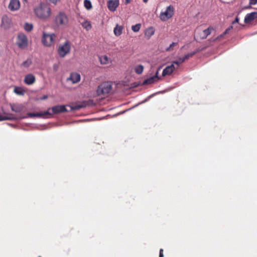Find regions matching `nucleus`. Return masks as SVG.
Masks as SVG:
<instances>
[{
  "instance_id": "e433bc0d",
  "label": "nucleus",
  "mask_w": 257,
  "mask_h": 257,
  "mask_svg": "<svg viewBox=\"0 0 257 257\" xmlns=\"http://www.w3.org/2000/svg\"><path fill=\"white\" fill-rule=\"evenodd\" d=\"M238 22H239V18L238 17H236V18L235 19V20L233 22H232V24H234L236 23H238Z\"/></svg>"
},
{
  "instance_id": "aec40b11",
  "label": "nucleus",
  "mask_w": 257,
  "mask_h": 257,
  "mask_svg": "<svg viewBox=\"0 0 257 257\" xmlns=\"http://www.w3.org/2000/svg\"><path fill=\"white\" fill-rule=\"evenodd\" d=\"M144 69V67L141 64L138 65L136 66L135 67V69H134L135 72L137 74H139V75L141 74L143 72Z\"/></svg>"
},
{
  "instance_id": "c9c22d12",
  "label": "nucleus",
  "mask_w": 257,
  "mask_h": 257,
  "mask_svg": "<svg viewBox=\"0 0 257 257\" xmlns=\"http://www.w3.org/2000/svg\"><path fill=\"white\" fill-rule=\"evenodd\" d=\"M159 257H164L163 249L162 248L160 249Z\"/></svg>"
},
{
  "instance_id": "9b49d317",
  "label": "nucleus",
  "mask_w": 257,
  "mask_h": 257,
  "mask_svg": "<svg viewBox=\"0 0 257 257\" xmlns=\"http://www.w3.org/2000/svg\"><path fill=\"white\" fill-rule=\"evenodd\" d=\"M118 5V0H109L107 2L108 8L111 12L115 11Z\"/></svg>"
},
{
  "instance_id": "f3484780",
  "label": "nucleus",
  "mask_w": 257,
  "mask_h": 257,
  "mask_svg": "<svg viewBox=\"0 0 257 257\" xmlns=\"http://www.w3.org/2000/svg\"><path fill=\"white\" fill-rule=\"evenodd\" d=\"M11 109L16 112H21L23 110L24 107L23 105L19 104H14L11 105Z\"/></svg>"
},
{
  "instance_id": "f257e3e1",
  "label": "nucleus",
  "mask_w": 257,
  "mask_h": 257,
  "mask_svg": "<svg viewBox=\"0 0 257 257\" xmlns=\"http://www.w3.org/2000/svg\"><path fill=\"white\" fill-rule=\"evenodd\" d=\"M67 109L64 105H56L52 108H49L47 111L43 112L29 113V117H46L47 115L57 114L67 111Z\"/></svg>"
},
{
  "instance_id": "f704fd0d",
  "label": "nucleus",
  "mask_w": 257,
  "mask_h": 257,
  "mask_svg": "<svg viewBox=\"0 0 257 257\" xmlns=\"http://www.w3.org/2000/svg\"><path fill=\"white\" fill-rule=\"evenodd\" d=\"M257 4V0H249V5H254Z\"/></svg>"
},
{
  "instance_id": "20e7f679",
  "label": "nucleus",
  "mask_w": 257,
  "mask_h": 257,
  "mask_svg": "<svg viewBox=\"0 0 257 257\" xmlns=\"http://www.w3.org/2000/svg\"><path fill=\"white\" fill-rule=\"evenodd\" d=\"M56 37V35L53 33L48 34L43 32L41 40L42 43L44 46L50 47L55 43Z\"/></svg>"
},
{
  "instance_id": "5701e85b",
  "label": "nucleus",
  "mask_w": 257,
  "mask_h": 257,
  "mask_svg": "<svg viewBox=\"0 0 257 257\" xmlns=\"http://www.w3.org/2000/svg\"><path fill=\"white\" fill-rule=\"evenodd\" d=\"M108 58L106 55L101 56L99 57V61L101 64H106L108 63Z\"/></svg>"
},
{
  "instance_id": "2f4dec72",
  "label": "nucleus",
  "mask_w": 257,
  "mask_h": 257,
  "mask_svg": "<svg viewBox=\"0 0 257 257\" xmlns=\"http://www.w3.org/2000/svg\"><path fill=\"white\" fill-rule=\"evenodd\" d=\"M13 118L11 116H4L0 115V121L5 120H11Z\"/></svg>"
},
{
  "instance_id": "4be33fe9",
  "label": "nucleus",
  "mask_w": 257,
  "mask_h": 257,
  "mask_svg": "<svg viewBox=\"0 0 257 257\" xmlns=\"http://www.w3.org/2000/svg\"><path fill=\"white\" fill-rule=\"evenodd\" d=\"M14 92L18 95H23L25 93V90L20 87H15L14 90Z\"/></svg>"
},
{
  "instance_id": "c756f323",
  "label": "nucleus",
  "mask_w": 257,
  "mask_h": 257,
  "mask_svg": "<svg viewBox=\"0 0 257 257\" xmlns=\"http://www.w3.org/2000/svg\"><path fill=\"white\" fill-rule=\"evenodd\" d=\"M232 26H230L229 27V28H228L224 32L220 35V36H218L217 38H216V40H219L220 39H221V38H222L223 36H224L225 35L228 34L229 33V32L232 29Z\"/></svg>"
},
{
  "instance_id": "0eeeda50",
  "label": "nucleus",
  "mask_w": 257,
  "mask_h": 257,
  "mask_svg": "<svg viewBox=\"0 0 257 257\" xmlns=\"http://www.w3.org/2000/svg\"><path fill=\"white\" fill-rule=\"evenodd\" d=\"M71 45L68 41H66L64 44L60 45L58 49V53L61 57H64L70 51Z\"/></svg>"
},
{
  "instance_id": "a19ab883",
  "label": "nucleus",
  "mask_w": 257,
  "mask_h": 257,
  "mask_svg": "<svg viewBox=\"0 0 257 257\" xmlns=\"http://www.w3.org/2000/svg\"><path fill=\"white\" fill-rule=\"evenodd\" d=\"M149 0H143V2L145 3H147Z\"/></svg>"
},
{
  "instance_id": "37998d69",
  "label": "nucleus",
  "mask_w": 257,
  "mask_h": 257,
  "mask_svg": "<svg viewBox=\"0 0 257 257\" xmlns=\"http://www.w3.org/2000/svg\"><path fill=\"white\" fill-rule=\"evenodd\" d=\"M38 257H41V256H39Z\"/></svg>"
},
{
  "instance_id": "a211bd4d",
  "label": "nucleus",
  "mask_w": 257,
  "mask_h": 257,
  "mask_svg": "<svg viewBox=\"0 0 257 257\" xmlns=\"http://www.w3.org/2000/svg\"><path fill=\"white\" fill-rule=\"evenodd\" d=\"M123 27L122 26L118 25L117 24L115 27L114 28L113 32L116 36H119L122 33Z\"/></svg>"
},
{
  "instance_id": "412c9836",
  "label": "nucleus",
  "mask_w": 257,
  "mask_h": 257,
  "mask_svg": "<svg viewBox=\"0 0 257 257\" xmlns=\"http://www.w3.org/2000/svg\"><path fill=\"white\" fill-rule=\"evenodd\" d=\"M82 26L83 28L86 29L87 31L90 30L92 28L90 22L88 21H85L84 22H83L82 23Z\"/></svg>"
},
{
  "instance_id": "79ce46f5",
  "label": "nucleus",
  "mask_w": 257,
  "mask_h": 257,
  "mask_svg": "<svg viewBox=\"0 0 257 257\" xmlns=\"http://www.w3.org/2000/svg\"><path fill=\"white\" fill-rule=\"evenodd\" d=\"M24 1H25V2H27V0H24Z\"/></svg>"
},
{
  "instance_id": "bb28decb",
  "label": "nucleus",
  "mask_w": 257,
  "mask_h": 257,
  "mask_svg": "<svg viewBox=\"0 0 257 257\" xmlns=\"http://www.w3.org/2000/svg\"><path fill=\"white\" fill-rule=\"evenodd\" d=\"M184 62H185L184 60L183 59V58L182 57H180L179 58V59L178 60H176V61H174L172 62V64H173L174 65V64H176L177 65V67L176 68V69H178V67H179V66L183 63Z\"/></svg>"
},
{
  "instance_id": "ea45409f",
  "label": "nucleus",
  "mask_w": 257,
  "mask_h": 257,
  "mask_svg": "<svg viewBox=\"0 0 257 257\" xmlns=\"http://www.w3.org/2000/svg\"><path fill=\"white\" fill-rule=\"evenodd\" d=\"M47 98V96L46 95V96H44L43 98V99H46Z\"/></svg>"
},
{
  "instance_id": "dca6fc26",
  "label": "nucleus",
  "mask_w": 257,
  "mask_h": 257,
  "mask_svg": "<svg viewBox=\"0 0 257 257\" xmlns=\"http://www.w3.org/2000/svg\"><path fill=\"white\" fill-rule=\"evenodd\" d=\"M257 17V13L252 12L246 15L244 18V22L246 23H250Z\"/></svg>"
},
{
  "instance_id": "a878e982",
  "label": "nucleus",
  "mask_w": 257,
  "mask_h": 257,
  "mask_svg": "<svg viewBox=\"0 0 257 257\" xmlns=\"http://www.w3.org/2000/svg\"><path fill=\"white\" fill-rule=\"evenodd\" d=\"M197 52H198V51H194V52H191V53H189L185 55L182 58H183V59L185 61L186 60L189 59L190 58L192 57Z\"/></svg>"
},
{
  "instance_id": "f8f14e48",
  "label": "nucleus",
  "mask_w": 257,
  "mask_h": 257,
  "mask_svg": "<svg viewBox=\"0 0 257 257\" xmlns=\"http://www.w3.org/2000/svg\"><path fill=\"white\" fill-rule=\"evenodd\" d=\"M36 81L35 76L32 74L26 75L24 78V82L27 85H32Z\"/></svg>"
},
{
  "instance_id": "393cba45",
  "label": "nucleus",
  "mask_w": 257,
  "mask_h": 257,
  "mask_svg": "<svg viewBox=\"0 0 257 257\" xmlns=\"http://www.w3.org/2000/svg\"><path fill=\"white\" fill-rule=\"evenodd\" d=\"M24 28L27 32H31L33 29V26L32 24L26 23L24 25Z\"/></svg>"
},
{
  "instance_id": "c85d7f7f",
  "label": "nucleus",
  "mask_w": 257,
  "mask_h": 257,
  "mask_svg": "<svg viewBox=\"0 0 257 257\" xmlns=\"http://www.w3.org/2000/svg\"><path fill=\"white\" fill-rule=\"evenodd\" d=\"M32 64V60L31 59H28L26 61L23 62L22 65L25 67L28 68Z\"/></svg>"
},
{
  "instance_id": "ddd939ff",
  "label": "nucleus",
  "mask_w": 257,
  "mask_h": 257,
  "mask_svg": "<svg viewBox=\"0 0 257 257\" xmlns=\"http://www.w3.org/2000/svg\"><path fill=\"white\" fill-rule=\"evenodd\" d=\"M176 69L175 66L173 64H172L170 66H168L166 67L163 71L162 75L165 76L166 75H171L175 69Z\"/></svg>"
},
{
  "instance_id": "4468645a",
  "label": "nucleus",
  "mask_w": 257,
  "mask_h": 257,
  "mask_svg": "<svg viewBox=\"0 0 257 257\" xmlns=\"http://www.w3.org/2000/svg\"><path fill=\"white\" fill-rule=\"evenodd\" d=\"M69 79L73 83H77L80 80V75L77 73H71Z\"/></svg>"
},
{
  "instance_id": "423d86ee",
  "label": "nucleus",
  "mask_w": 257,
  "mask_h": 257,
  "mask_svg": "<svg viewBox=\"0 0 257 257\" xmlns=\"http://www.w3.org/2000/svg\"><path fill=\"white\" fill-rule=\"evenodd\" d=\"M16 43L19 48L21 49L26 48L28 45L27 37L23 33H20L17 37Z\"/></svg>"
},
{
  "instance_id": "7c9ffc66",
  "label": "nucleus",
  "mask_w": 257,
  "mask_h": 257,
  "mask_svg": "<svg viewBox=\"0 0 257 257\" xmlns=\"http://www.w3.org/2000/svg\"><path fill=\"white\" fill-rule=\"evenodd\" d=\"M141 27L140 24H138L132 27V29L134 32H138L140 31Z\"/></svg>"
},
{
  "instance_id": "6e6552de",
  "label": "nucleus",
  "mask_w": 257,
  "mask_h": 257,
  "mask_svg": "<svg viewBox=\"0 0 257 257\" xmlns=\"http://www.w3.org/2000/svg\"><path fill=\"white\" fill-rule=\"evenodd\" d=\"M174 13V9L172 5L168 6L166 11L161 12L160 15V18L162 21H166L172 17Z\"/></svg>"
},
{
  "instance_id": "1a4fd4ad",
  "label": "nucleus",
  "mask_w": 257,
  "mask_h": 257,
  "mask_svg": "<svg viewBox=\"0 0 257 257\" xmlns=\"http://www.w3.org/2000/svg\"><path fill=\"white\" fill-rule=\"evenodd\" d=\"M20 7L19 0H11L8 8L12 11H17Z\"/></svg>"
},
{
  "instance_id": "6ab92c4d",
  "label": "nucleus",
  "mask_w": 257,
  "mask_h": 257,
  "mask_svg": "<svg viewBox=\"0 0 257 257\" xmlns=\"http://www.w3.org/2000/svg\"><path fill=\"white\" fill-rule=\"evenodd\" d=\"M213 30L212 27H209L208 29H206L203 31L202 39H205L207 38L208 36H209L211 32V31Z\"/></svg>"
},
{
  "instance_id": "39448f33",
  "label": "nucleus",
  "mask_w": 257,
  "mask_h": 257,
  "mask_svg": "<svg viewBox=\"0 0 257 257\" xmlns=\"http://www.w3.org/2000/svg\"><path fill=\"white\" fill-rule=\"evenodd\" d=\"M112 89V84L109 82H105L98 86L97 93L98 95L108 94Z\"/></svg>"
},
{
  "instance_id": "cd10ccee",
  "label": "nucleus",
  "mask_w": 257,
  "mask_h": 257,
  "mask_svg": "<svg viewBox=\"0 0 257 257\" xmlns=\"http://www.w3.org/2000/svg\"><path fill=\"white\" fill-rule=\"evenodd\" d=\"M84 5L87 10H90L92 8L91 3L89 0H84Z\"/></svg>"
},
{
  "instance_id": "f03ea898",
  "label": "nucleus",
  "mask_w": 257,
  "mask_h": 257,
  "mask_svg": "<svg viewBox=\"0 0 257 257\" xmlns=\"http://www.w3.org/2000/svg\"><path fill=\"white\" fill-rule=\"evenodd\" d=\"M34 11L36 16L42 19H47L51 14L50 8L45 4H40L39 6L35 9Z\"/></svg>"
},
{
  "instance_id": "2eb2a0df",
  "label": "nucleus",
  "mask_w": 257,
  "mask_h": 257,
  "mask_svg": "<svg viewBox=\"0 0 257 257\" xmlns=\"http://www.w3.org/2000/svg\"><path fill=\"white\" fill-rule=\"evenodd\" d=\"M11 26V20L7 16H4L2 20V26L5 29H8Z\"/></svg>"
},
{
  "instance_id": "58836bf2",
  "label": "nucleus",
  "mask_w": 257,
  "mask_h": 257,
  "mask_svg": "<svg viewBox=\"0 0 257 257\" xmlns=\"http://www.w3.org/2000/svg\"><path fill=\"white\" fill-rule=\"evenodd\" d=\"M81 107H82V106H80V105H77V106H75V109H79V108H81Z\"/></svg>"
},
{
  "instance_id": "7ed1b4c3",
  "label": "nucleus",
  "mask_w": 257,
  "mask_h": 257,
  "mask_svg": "<svg viewBox=\"0 0 257 257\" xmlns=\"http://www.w3.org/2000/svg\"><path fill=\"white\" fill-rule=\"evenodd\" d=\"M54 23L58 27L65 28L68 26V18L63 12H59L55 17Z\"/></svg>"
},
{
  "instance_id": "473e14b6",
  "label": "nucleus",
  "mask_w": 257,
  "mask_h": 257,
  "mask_svg": "<svg viewBox=\"0 0 257 257\" xmlns=\"http://www.w3.org/2000/svg\"><path fill=\"white\" fill-rule=\"evenodd\" d=\"M177 45V43L173 42L170 44V46L167 48L166 50L167 51H170L173 50V47Z\"/></svg>"
},
{
  "instance_id": "72a5a7b5",
  "label": "nucleus",
  "mask_w": 257,
  "mask_h": 257,
  "mask_svg": "<svg viewBox=\"0 0 257 257\" xmlns=\"http://www.w3.org/2000/svg\"><path fill=\"white\" fill-rule=\"evenodd\" d=\"M59 68V66L57 64H54L53 66V68L54 71L56 72Z\"/></svg>"
},
{
  "instance_id": "9d476101",
  "label": "nucleus",
  "mask_w": 257,
  "mask_h": 257,
  "mask_svg": "<svg viewBox=\"0 0 257 257\" xmlns=\"http://www.w3.org/2000/svg\"><path fill=\"white\" fill-rule=\"evenodd\" d=\"M158 70L156 72V74L152 76L149 78H147L145 79L144 82H143V85H148V84H152L154 83L155 82H157L159 79V78L158 77Z\"/></svg>"
},
{
  "instance_id": "b1692460",
  "label": "nucleus",
  "mask_w": 257,
  "mask_h": 257,
  "mask_svg": "<svg viewBox=\"0 0 257 257\" xmlns=\"http://www.w3.org/2000/svg\"><path fill=\"white\" fill-rule=\"evenodd\" d=\"M154 29L153 27H150L147 30L146 32V35L149 37V38H150L154 34Z\"/></svg>"
},
{
  "instance_id": "4c0bfd02",
  "label": "nucleus",
  "mask_w": 257,
  "mask_h": 257,
  "mask_svg": "<svg viewBox=\"0 0 257 257\" xmlns=\"http://www.w3.org/2000/svg\"><path fill=\"white\" fill-rule=\"evenodd\" d=\"M131 2V0H125V4L127 5Z\"/></svg>"
}]
</instances>
